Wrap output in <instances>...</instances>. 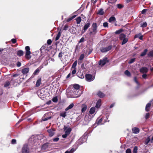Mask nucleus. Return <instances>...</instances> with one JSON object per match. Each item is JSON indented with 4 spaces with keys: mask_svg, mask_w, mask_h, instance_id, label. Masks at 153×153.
Wrapping results in <instances>:
<instances>
[{
    "mask_svg": "<svg viewBox=\"0 0 153 153\" xmlns=\"http://www.w3.org/2000/svg\"><path fill=\"white\" fill-rule=\"evenodd\" d=\"M41 139V136L40 135H33L29 138V141L32 144L37 146L39 145Z\"/></svg>",
    "mask_w": 153,
    "mask_h": 153,
    "instance_id": "nucleus-1",
    "label": "nucleus"
},
{
    "mask_svg": "<svg viewBox=\"0 0 153 153\" xmlns=\"http://www.w3.org/2000/svg\"><path fill=\"white\" fill-rule=\"evenodd\" d=\"M97 23H94L92 25L91 27L88 30L89 34L90 36H94L97 33Z\"/></svg>",
    "mask_w": 153,
    "mask_h": 153,
    "instance_id": "nucleus-2",
    "label": "nucleus"
},
{
    "mask_svg": "<svg viewBox=\"0 0 153 153\" xmlns=\"http://www.w3.org/2000/svg\"><path fill=\"white\" fill-rule=\"evenodd\" d=\"M120 39L121 40H123L122 43V45L126 44L128 41V39L126 37V36L123 34H121L120 36Z\"/></svg>",
    "mask_w": 153,
    "mask_h": 153,
    "instance_id": "nucleus-3",
    "label": "nucleus"
},
{
    "mask_svg": "<svg viewBox=\"0 0 153 153\" xmlns=\"http://www.w3.org/2000/svg\"><path fill=\"white\" fill-rule=\"evenodd\" d=\"M25 50L26 51L25 55V57L27 59H29L31 58L30 54L31 53L30 51V48L29 46H27L26 47Z\"/></svg>",
    "mask_w": 153,
    "mask_h": 153,
    "instance_id": "nucleus-4",
    "label": "nucleus"
},
{
    "mask_svg": "<svg viewBox=\"0 0 153 153\" xmlns=\"http://www.w3.org/2000/svg\"><path fill=\"white\" fill-rule=\"evenodd\" d=\"M94 115L90 114H87L85 116L84 120L87 123H88L93 117Z\"/></svg>",
    "mask_w": 153,
    "mask_h": 153,
    "instance_id": "nucleus-5",
    "label": "nucleus"
},
{
    "mask_svg": "<svg viewBox=\"0 0 153 153\" xmlns=\"http://www.w3.org/2000/svg\"><path fill=\"white\" fill-rule=\"evenodd\" d=\"M85 78L87 81L90 82L93 81L95 77L91 74H87L85 75Z\"/></svg>",
    "mask_w": 153,
    "mask_h": 153,
    "instance_id": "nucleus-6",
    "label": "nucleus"
},
{
    "mask_svg": "<svg viewBox=\"0 0 153 153\" xmlns=\"http://www.w3.org/2000/svg\"><path fill=\"white\" fill-rule=\"evenodd\" d=\"M30 151L28 148V145L27 144L24 145L23 146L22 150V153H29Z\"/></svg>",
    "mask_w": 153,
    "mask_h": 153,
    "instance_id": "nucleus-7",
    "label": "nucleus"
},
{
    "mask_svg": "<svg viewBox=\"0 0 153 153\" xmlns=\"http://www.w3.org/2000/svg\"><path fill=\"white\" fill-rule=\"evenodd\" d=\"M111 46H109L105 48L102 47L100 48V50L102 52L104 53L109 51L111 49Z\"/></svg>",
    "mask_w": 153,
    "mask_h": 153,
    "instance_id": "nucleus-8",
    "label": "nucleus"
},
{
    "mask_svg": "<svg viewBox=\"0 0 153 153\" xmlns=\"http://www.w3.org/2000/svg\"><path fill=\"white\" fill-rule=\"evenodd\" d=\"M86 140V138L82 137L76 142V143L78 145H80L84 142H85Z\"/></svg>",
    "mask_w": 153,
    "mask_h": 153,
    "instance_id": "nucleus-9",
    "label": "nucleus"
},
{
    "mask_svg": "<svg viewBox=\"0 0 153 153\" xmlns=\"http://www.w3.org/2000/svg\"><path fill=\"white\" fill-rule=\"evenodd\" d=\"M108 62L107 59L106 58H104L102 60H100L99 63V65L102 67L104 65Z\"/></svg>",
    "mask_w": 153,
    "mask_h": 153,
    "instance_id": "nucleus-10",
    "label": "nucleus"
},
{
    "mask_svg": "<svg viewBox=\"0 0 153 153\" xmlns=\"http://www.w3.org/2000/svg\"><path fill=\"white\" fill-rule=\"evenodd\" d=\"M90 23L89 22L85 24L84 26L83 30H82V34L84 33L88 29V27H90Z\"/></svg>",
    "mask_w": 153,
    "mask_h": 153,
    "instance_id": "nucleus-11",
    "label": "nucleus"
},
{
    "mask_svg": "<svg viewBox=\"0 0 153 153\" xmlns=\"http://www.w3.org/2000/svg\"><path fill=\"white\" fill-rule=\"evenodd\" d=\"M64 129L65 133L68 134H70V133L71 131V129L70 128L66 127L65 126H64Z\"/></svg>",
    "mask_w": 153,
    "mask_h": 153,
    "instance_id": "nucleus-12",
    "label": "nucleus"
},
{
    "mask_svg": "<svg viewBox=\"0 0 153 153\" xmlns=\"http://www.w3.org/2000/svg\"><path fill=\"white\" fill-rule=\"evenodd\" d=\"M54 129H51L47 130L48 132L49 133V136L50 137H52L54 134Z\"/></svg>",
    "mask_w": 153,
    "mask_h": 153,
    "instance_id": "nucleus-13",
    "label": "nucleus"
},
{
    "mask_svg": "<svg viewBox=\"0 0 153 153\" xmlns=\"http://www.w3.org/2000/svg\"><path fill=\"white\" fill-rule=\"evenodd\" d=\"M140 71L143 73H146L148 71V69L146 67H143L140 68Z\"/></svg>",
    "mask_w": 153,
    "mask_h": 153,
    "instance_id": "nucleus-14",
    "label": "nucleus"
},
{
    "mask_svg": "<svg viewBox=\"0 0 153 153\" xmlns=\"http://www.w3.org/2000/svg\"><path fill=\"white\" fill-rule=\"evenodd\" d=\"M48 64V60H46L44 61L42 64L39 67V68L40 69H42V68H43L44 66H47Z\"/></svg>",
    "mask_w": 153,
    "mask_h": 153,
    "instance_id": "nucleus-15",
    "label": "nucleus"
},
{
    "mask_svg": "<svg viewBox=\"0 0 153 153\" xmlns=\"http://www.w3.org/2000/svg\"><path fill=\"white\" fill-rule=\"evenodd\" d=\"M132 132L134 134H138L140 131L139 128L137 127H134L132 128Z\"/></svg>",
    "mask_w": 153,
    "mask_h": 153,
    "instance_id": "nucleus-16",
    "label": "nucleus"
},
{
    "mask_svg": "<svg viewBox=\"0 0 153 153\" xmlns=\"http://www.w3.org/2000/svg\"><path fill=\"white\" fill-rule=\"evenodd\" d=\"M29 70V68H25L22 70V72L23 74H26L28 73Z\"/></svg>",
    "mask_w": 153,
    "mask_h": 153,
    "instance_id": "nucleus-17",
    "label": "nucleus"
},
{
    "mask_svg": "<svg viewBox=\"0 0 153 153\" xmlns=\"http://www.w3.org/2000/svg\"><path fill=\"white\" fill-rule=\"evenodd\" d=\"M81 111L82 113H84L86 110L87 108V106L85 104H83L82 106Z\"/></svg>",
    "mask_w": 153,
    "mask_h": 153,
    "instance_id": "nucleus-18",
    "label": "nucleus"
},
{
    "mask_svg": "<svg viewBox=\"0 0 153 153\" xmlns=\"http://www.w3.org/2000/svg\"><path fill=\"white\" fill-rule=\"evenodd\" d=\"M95 111V108L94 107H91L90 109L89 112L90 114L92 115L94 113Z\"/></svg>",
    "mask_w": 153,
    "mask_h": 153,
    "instance_id": "nucleus-19",
    "label": "nucleus"
},
{
    "mask_svg": "<svg viewBox=\"0 0 153 153\" xmlns=\"http://www.w3.org/2000/svg\"><path fill=\"white\" fill-rule=\"evenodd\" d=\"M97 95L100 98H102L104 97L105 95L100 91H98L97 93Z\"/></svg>",
    "mask_w": 153,
    "mask_h": 153,
    "instance_id": "nucleus-20",
    "label": "nucleus"
},
{
    "mask_svg": "<svg viewBox=\"0 0 153 153\" xmlns=\"http://www.w3.org/2000/svg\"><path fill=\"white\" fill-rule=\"evenodd\" d=\"M48 115V114H45L44 115V116L42 118V120L43 121H45L47 120H48L50 119L51 118V117H46Z\"/></svg>",
    "mask_w": 153,
    "mask_h": 153,
    "instance_id": "nucleus-21",
    "label": "nucleus"
},
{
    "mask_svg": "<svg viewBox=\"0 0 153 153\" xmlns=\"http://www.w3.org/2000/svg\"><path fill=\"white\" fill-rule=\"evenodd\" d=\"M116 21V18H115L113 16H111L109 19L108 21L111 23H113V22H114Z\"/></svg>",
    "mask_w": 153,
    "mask_h": 153,
    "instance_id": "nucleus-22",
    "label": "nucleus"
},
{
    "mask_svg": "<svg viewBox=\"0 0 153 153\" xmlns=\"http://www.w3.org/2000/svg\"><path fill=\"white\" fill-rule=\"evenodd\" d=\"M151 102L148 103L146 105V107L145 110H146V111H149V108H150V107L151 106Z\"/></svg>",
    "mask_w": 153,
    "mask_h": 153,
    "instance_id": "nucleus-23",
    "label": "nucleus"
},
{
    "mask_svg": "<svg viewBox=\"0 0 153 153\" xmlns=\"http://www.w3.org/2000/svg\"><path fill=\"white\" fill-rule=\"evenodd\" d=\"M39 96H42L44 95V89H42L39 91L38 92Z\"/></svg>",
    "mask_w": 153,
    "mask_h": 153,
    "instance_id": "nucleus-24",
    "label": "nucleus"
},
{
    "mask_svg": "<svg viewBox=\"0 0 153 153\" xmlns=\"http://www.w3.org/2000/svg\"><path fill=\"white\" fill-rule=\"evenodd\" d=\"M101 100H99L97 102V103H96V107L97 108H99L100 107L101 105Z\"/></svg>",
    "mask_w": 153,
    "mask_h": 153,
    "instance_id": "nucleus-25",
    "label": "nucleus"
},
{
    "mask_svg": "<svg viewBox=\"0 0 153 153\" xmlns=\"http://www.w3.org/2000/svg\"><path fill=\"white\" fill-rule=\"evenodd\" d=\"M24 54V52L22 50L18 51L17 52V55L19 56H22Z\"/></svg>",
    "mask_w": 153,
    "mask_h": 153,
    "instance_id": "nucleus-26",
    "label": "nucleus"
},
{
    "mask_svg": "<svg viewBox=\"0 0 153 153\" xmlns=\"http://www.w3.org/2000/svg\"><path fill=\"white\" fill-rule=\"evenodd\" d=\"M74 106V105L73 103H71L70 105H69L66 109L65 110L67 111L70 109L72 108Z\"/></svg>",
    "mask_w": 153,
    "mask_h": 153,
    "instance_id": "nucleus-27",
    "label": "nucleus"
},
{
    "mask_svg": "<svg viewBox=\"0 0 153 153\" xmlns=\"http://www.w3.org/2000/svg\"><path fill=\"white\" fill-rule=\"evenodd\" d=\"M41 82V79L40 78L38 79L37 81L36 84V87H38L40 86Z\"/></svg>",
    "mask_w": 153,
    "mask_h": 153,
    "instance_id": "nucleus-28",
    "label": "nucleus"
},
{
    "mask_svg": "<svg viewBox=\"0 0 153 153\" xmlns=\"http://www.w3.org/2000/svg\"><path fill=\"white\" fill-rule=\"evenodd\" d=\"M77 61H75L73 63V64H72V67H71V69L72 68V69H76V67L77 65Z\"/></svg>",
    "mask_w": 153,
    "mask_h": 153,
    "instance_id": "nucleus-29",
    "label": "nucleus"
},
{
    "mask_svg": "<svg viewBox=\"0 0 153 153\" xmlns=\"http://www.w3.org/2000/svg\"><path fill=\"white\" fill-rule=\"evenodd\" d=\"M66 114V112H62L60 113V115L63 117L65 118L67 115Z\"/></svg>",
    "mask_w": 153,
    "mask_h": 153,
    "instance_id": "nucleus-30",
    "label": "nucleus"
},
{
    "mask_svg": "<svg viewBox=\"0 0 153 153\" xmlns=\"http://www.w3.org/2000/svg\"><path fill=\"white\" fill-rule=\"evenodd\" d=\"M41 69H40L39 68V67L36 69V70L33 73V74L34 75H37L38 74V73L40 71V70Z\"/></svg>",
    "mask_w": 153,
    "mask_h": 153,
    "instance_id": "nucleus-31",
    "label": "nucleus"
},
{
    "mask_svg": "<svg viewBox=\"0 0 153 153\" xmlns=\"http://www.w3.org/2000/svg\"><path fill=\"white\" fill-rule=\"evenodd\" d=\"M61 35V33L60 31L58 33L57 35L56 36V37L55 40L57 41V40H58L59 39V38L60 37Z\"/></svg>",
    "mask_w": 153,
    "mask_h": 153,
    "instance_id": "nucleus-32",
    "label": "nucleus"
},
{
    "mask_svg": "<svg viewBox=\"0 0 153 153\" xmlns=\"http://www.w3.org/2000/svg\"><path fill=\"white\" fill-rule=\"evenodd\" d=\"M77 76L81 79H83L84 78V76L82 73L78 74H77Z\"/></svg>",
    "mask_w": 153,
    "mask_h": 153,
    "instance_id": "nucleus-33",
    "label": "nucleus"
},
{
    "mask_svg": "<svg viewBox=\"0 0 153 153\" xmlns=\"http://www.w3.org/2000/svg\"><path fill=\"white\" fill-rule=\"evenodd\" d=\"M147 51L148 50L147 49H145L144 51L141 53L140 56H143L145 55L146 54Z\"/></svg>",
    "mask_w": 153,
    "mask_h": 153,
    "instance_id": "nucleus-34",
    "label": "nucleus"
},
{
    "mask_svg": "<svg viewBox=\"0 0 153 153\" xmlns=\"http://www.w3.org/2000/svg\"><path fill=\"white\" fill-rule=\"evenodd\" d=\"M81 18L80 17H77L76 19V23L77 24H79L80 22H81Z\"/></svg>",
    "mask_w": 153,
    "mask_h": 153,
    "instance_id": "nucleus-35",
    "label": "nucleus"
},
{
    "mask_svg": "<svg viewBox=\"0 0 153 153\" xmlns=\"http://www.w3.org/2000/svg\"><path fill=\"white\" fill-rule=\"evenodd\" d=\"M150 140V138L149 136L146 139L145 142V144L146 145H147Z\"/></svg>",
    "mask_w": 153,
    "mask_h": 153,
    "instance_id": "nucleus-36",
    "label": "nucleus"
},
{
    "mask_svg": "<svg viewBox=\"0 0 153 153\" xmlns=\"http://www.w3.org/2000/svg\"><path fill=\"white\" fill-rule=\"evenodd\" d=\"M125 74L128 76H130L131 75L130 72L128 70H126L125 71Z\"/></svg>",
    "mask_w": 153,
    "mask_h": 153,
    "instance_id": "nucleus-37",
    "label": "nucleus"
},
{
    "mask_svg": "<svg viewBox=\"0 0 153 153\" xmlns=\"http://www.w3.org/2000/svg\"><path fill=\"white\" fill-rule=\"evenodd\" d=\"M48 148V144L47 143L43 144L42 146V148L43 149H45Z\"/></svg>",
    "mask_w": 153,
    "mask_h": 153,
    "instance_id": "nucleus-38",
    "label": "nucleus"
},
{
    "mask_svg": "<svg viewBox=\"0 0 153 153\" xmlns=\"http://www.w3.org/2000/svg\"><path fill=\"white\" fill-rule=\"evenodd\" d=\"M104 12L102 9H101L98 10V14L99 15H102L103 14Z\"/></svg>",
    "mask_w": 153,
    "mask_h": 153,
    "instance_id": "nucleus-39",
    "label": "nucleus"
},
{
    "mask_svg": "<svg viewBox=\"0 0 153 153\" xmlns=\"http://www.w3.org/2000/svg\"><path fill=\"white\" fill-rule=\"evenodd\" d=\"M74 87L75 89L78 90L79 88V85L78 84H75L74 85Z\"/></svg>",
    "mask_w": 153,
    "mask_h": 153,
    "instance_id": "nucleus-40",
    "label": "nucleus"
},
{
    "mask_svg": "<svg viewBox=\"0 0 153 153\" xmlns=\"http://www.w3.org/2000/svg\"><path fill=\"white\" fill-rule=\"evenodd\" d=\"M73 70L71 72V77H73L74 76V75L75 74L76 72V69H73Z\"/></svg>",
    "mask_w": 153,
    "mask_h": 153,
    "instance_id": "nucleus-41",
    "label": "nucleus"
},
{
    "mask_svg": "<svg viewBox=\"0 0 153 153\" xmlns=\"http://www.w3.org/2000/svg\"><path fill=\"white\" fill-rule=\"evenodd\" d=\"M148 56L151 57H153V51H151L148 54Z\"/></svg>",
    "mask_w": 153,
    "mask_h": 153,
    "instance_id": "nucleus-42",
    "label": "nucleus"
},
{
    "mask_svg": "<svg viewBox=\"0 0 153 153\" xmlns=\"http://www.w3.org/2000/svg\"><path fill=\"white\" fill-rule=\"evenodd\" d=\"M52 100L54 102H56L58 101V99L57 97H53Z\"/></svg>",
    "mask_w": 153,
    "mask_h": 153,
    "instance_id": "nucleus-43",
    "label": "nucleus"
},
{
    "mask_svg": "<svg viewBox=\"0 0 153 153\" xmlns=\"http://www.w3.org/2000/svg\"><path fill=\"white\" fill-rule=\"evenodd\" d=\"M85 55L84 54H82L81 55L79 59V60H82L84 58Z\"/></svg>",
    "mask_w": 153,
    "mask_h": 153,
    "instance_id": "nucleus-44",
    "label": "nucleus"
},
{
    "mask_svg": "<svg viewBox=\"0 0 153 153\" xmlns=\"http://www.w3.org/2000/svg\"><path fill=\"white\" fill-rule=\"evenodd\" d=\"M137 146H135L134 148L133 153H137Z\"/></svg>",
    "mask_w": 153,
    "mask_h": 153,
    "instance_id": "nucleus-45",
    "label": "nucleus"
},
{
    "mask_svg": "<svg viewBox=\"0 0 153 153\" xmlns=\"http://www.w3.org/2000/svg\"><path fill=\"white\" fill-rule=\"evenodd\" d=\"M10 82L9 81L7 82H5L4 85V87H7L10 85Z\"/></svg>",
    "mask_w": 153,
    "mask_h": 153,
    "instance_id": "nucleus-46",
    "label": "nucleus"
},
{
    "mask_svg": "<svg viewBox=\"0 0 153 153\" xmlns=\"http://www.w3.org/2000/svg\"><path fill=\"white\" fill-rule=\"evenodd\" d=\"M117 8L119 9H121L123 7V6L120 4H117Z\"/></svg>",
    "mask_w": 153,
    "mask_h": 153,
    "instance_id": "nucleus-47",
    "label": "nucleus"
},
{
    "mask_svg": "<svg viewBox=\"0 0 153 153\" xmlns=\"http://www.w3.org/2000/svg\"><path fill=\"white\" fill-rule=\"evenodd\" d=\"M64 54V53H62V52H60L58 55V57L59 58L61 59L62 56V54Z\"/></svg>",
    "mask_w": 153,
    "mask_h": 153,
    "instance_id": "nucleus-48",
    "label": "nucleus"
},
{
    "mask_svg": "<svg viewBox=\"0 0 153 153\" xmlns=\"http://www.w3.org/2000/svg\"><path fill=\"white\" fill-rule=\"evenodd\" d=\"M135 58H133L131 59L128 62V63L129 64H131L133 62H134L135 61Z\"/></svg>",
    "mask_w": 153,
    "mask_h": 153,
    "instance_id": "nucleus-49",
    "label": "nucleus"
},
{
    "mask_svg": "<svg viewBox=\"0 0 153 153\" xmlns=\"http://www.w3.org/2000/svg\"><path fill=\"white\" fill-rule=\"evenodd\" d=\"M134 82L137 84V85L139 86V83L137 80V78L136 77H134Z\"/></svg>",
    "mask_w": 153,
    "mask_h": 153,
    "instance_id": "nucleus-50",
    "label": "nucleus"
},
{
    "mask_svg": "<svg viewBox=\"0 0 153 153\" xmlns=\"http://www.w3.org/2000/svg\"><path fill=\"white\" fill-rule=\"evenodd\" d=\"M52 41L51 39H49L47 40V43L49 45H50L52 43Z\"/></svg>",
    "mask_w": 153,
    "mask_h": 153,
    "instance_id": "nucleus-51",
    "label": "nucleus"
},
{
    "mask_svg": "<svg viewBox=\"0 0 153 153\" xmlns=\"http://www.w3.org/2000/svg\"><path fill=\"white\" fill-rule=\"evenodd\" d=\"M147 24L146 22H144L141 25V26L143 27H146Z\"/></svg>",
    "mask_w": 153,
    "mask_h": 153,
    "instance_id": "nucleus-52",
    "label": "nucleus"
},
{
    "mask_svg": "<svg viewBox=\"0 0 153 153\" xmlns=\"http://www.w3.org/2000/svg\"><path fill=\"white\" fill-rule=\"evenodd\" d=\"M84 41H85L84 38L83 37H82L80 40L79 42L81 43V42H84Z\"/></svg>",
    "mask_w": 153,
    "mask_h": 153,
    "instance_id": "nucleus-53",
    "label": "nucleus"
},
{
    "mask_svg": "<svg viewBox=\"0 0 153 153\" xmlns=\"http://www.w3.org/2000/svg\"><path fill=\"white\" fill-rule=\"evenodd\" d=\"M149 117V113H147L146 114L145 117L146 119H148Z\"/></svg>",
    "mask_w": 153,
    "mask_h": 153,
    "instance_id": "nucleus-54",
    "label": "nucleus"
},
{
    "mask_svg": "<svg viewBox=\"0 0 153 153\" xmlns=\"http://www.w3.org/2000/svg\"><path fill=\"white\" fill-rule=\"evenodd\" d=\"M108 24L107 22H104L103 24V26L105 27H108Z\"/></svg>",
    "mask_w": 153,
    "mask_h": 153,
    "instance_id": "nucleus-55",
    "label": "nucleus"
},
{
    "mask_svg": "<svg viewBox=\"0 0 153 153\" xmlns=\"http://www.w3.org/2000/svg\"><path fill=\"white\" fill-rule=\"evenodd\" d=\"M68 134H67L65 133V134H63L62 136V137L63 138H66L68 135Z\"/></svg>",
    "mask_w": 153,
    "mask_h": 153,
    "instance_id": "nucleus-56",
    "label": "nucleus"
},
{
    "mask_svg": "<svg viewBox=\"0 0 153 153\" xmlns=\"http://www.w3.org/2000/svg\"><path fill=\"white\" fill-rule=\"evenodd\" d=\"M82 93V91H81L78 90V91H77L76 94L78 95V96H80Z\"/></svg>",
    "mask_w": 153,
    "mask_h": 153,
    "instance_id": "nucleus-57",
    "label": "nucleus"
},
{
    "mask_svg": "<svg viewBox=\"0 0 153 153\" xmlns=\"http://www.w3.org/2000/svg\"><path fill=\"white\" fill-rule=\"evenodd\" d=\"M147 10H148L147 9H144L142 11L141 13L142 14H144L146 13Z\"/></svg>",
    "mask_w": 153,
    "mask_h": 153,
    "instance_id": "nucleus-58",
    "label": "nucleus"
},
{
    "mask_svg": "<svg viewBox=\"0 0 153 153\" xmlns=\"http://www.w3.org/2000/svg\"><path fill=\"white\" fill-rule=\"evenodd\" d=\"M126 153H131V150L130 149H128L126 151Z\"/></svg>",
    "mask_w": 153,
    "mask_h": 153,
    "instance_id": "nucleus-59",
    "label": "nucleus"
},
{
    "mask_svg": "<svg viewBox=\"0 0 153 153\" xmlns=\"http://www.w3.org/2000/svg\"><path fill=\"white\" fill-rule=\"evenodd\" d=\"M59 140V138L58 137H56L53 139V141L54 142H57Z\"/></svg>",
    "mask_w": 153,
    "mask_h": 153,
    "instance_id": "nucleus-60",
    "label": "nucleus"
},
{
    "mask_svg": "<svg viewBox=\"0 0 153 153\" xmlns=\"http://www.w3.org/2000/svg\"><path fill=\"white\" fill-rule=\"evenodd\" d=\"M16 143V140L15 139H13L11 141V143L13 144H15Z\"/></svg>",
    "mask_w": 153,
    "mask_h": 153,
    "instance_id": "nucleus-61",
    "label": "nucleus"
},
{
    "mask_svg": "<svg viewBox=\"0 0 153 153\" xmlns=\"http://www.w3.org/2000/svg\"><path fill=\"white\" fill-rule=\"evenodd\" d=\"M11 41L13 43H15L16 42V39H11Z\"/></svg>",
    "mask_w": 153,
    "mask_h": 153,
    "instance_id": "nucleus-62",
    "label": "nucleus"
},
{
    "mask_svg": "<svg viewBox=\"0 0 153 153\" xmlns=\"http://www.w3.org/2000/svg\"><path fill=\"white\" fill-rule=\"evenodd\" d=\"M122 31V30H117L116 31L115 33L116 34H119Z\"/></svg>",
    "mask_w": 153,
    "mask_h": 153,
    "instance_id": "nucleus-63",
    "label": "nucleus"
},
{
    "mask_svg": "<svg viewBox=\"0 0 153 153\" xmlns=\"http://www.w3.org/2000/svg\"><path fill=\"white\" fill-rule=\"evenodd\" d=\"M102 118H101L100 119L98 122V123H97L99 125L101 124V123L102 122Z\"/></svg>",
    "mask_w": 153,
    "mask_h": 153,
    "instance_id": "nucleus-64",
    "label": "nucleus"
}]
</instances>
